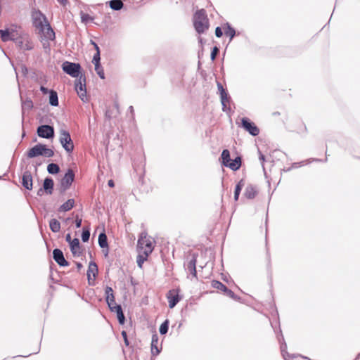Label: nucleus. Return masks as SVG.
<instances>
[{
    "mask_svg": "<svg viewBox=\"0 0 360 360\" xmlns=\"http://www.w3.org/2000/svg\"><path fill=\"white\" fill-rule=\"evenodd\" d=\"M196 262V255L193 254L186 265V270L195 278L197 277Z\"/></svg>",
    "mask_w": 360,
    "mask_h": 360,
    "instance_id": "4468645a",
    "label": "nucleus"
},
{
    "mask_svg": "<svg viewBox=\"0 0 360 360\" xmlns=\"http://www.w3.org/2000/svg\"><path fill=\"white\" fill-rule=\"evenodd\" d=\"M122 337L124 338L125 345H129V341H128V339H127V333L125 331H122Z\"/></svg>",
    "mask_w": 360,
    "mask_h": 360,
    "instance_id": "603ef678",
    "label": "nucleus"
},
{
    "mask_svg": "<svg viewBox=\"0 0 360 360\" xmlns=\"http://www.w3.org/2000/svg\"><path fill=\"white\" fill-rule=\"evenodd\" d=\"M114 312H115L117 314V316L119 323L120 324H124L125 318H124L122 307H116L115 311Z\"/></svg>",
    "mask_w": 360,
    "mask_h": 360,
    "instance_id": "7c9ffc66",
    "label": "nucleus"
},
{
    "mask_svg": "<svg viewBox=\"0 0 360 360\" xmlns=\"http://www.w3.org/2000/svg\"><path fill=\"white\" fill-rule=\"evenodd\" d=\"M75 90L77 93L86 90L85 78L79 77L78 82L75 84Z\"/></svg>",
    "mask_w": 360,
    "mask_h": 360,
    "instance_id": "a878e982",
    "label": "nucleus"
},
{
    "mask_svg": "<svg viewBox=\"0 0 360 360\" xmlns=\"http://www.w3.org/2000/svg\"><path fill=\"white\" fill-rule=\"evenodd\" d=\"M60 143L68 153H72L74 150V144L70 133L64 129L60 131Z\"/></svg>",
    "mask_w": 360,
    "mask_h": 360,
    "instance_id": "20e7f679",
    "label": "nucleus"
},
{
    "mask_svg": "<svg viewBox=\"0 0 360 360\" xmlns=\"http://www.w3.org/2000/svg\"><path fill=\"white\" fill-rule=\"evenodd\" d=\"M32 107H33V104H32V101L27 100V101L22 102V110H24L25 109L30 110Z\"/></svg>",
    "mask_w": 360,
    "mask_h": 360,
    "instance_id": "58836bf2",
    "label": "nucleus"
},
{
    "mask_svg": "<svg viewBox=\"0 0 360 360\" xmlns=\"http://www.w3.org/2000/svg\"><path fill=\"white\" fill-rule=\"evenodd\" d=\"M37 134L39 136L45 138V139H51L54 136V129L53 127L49 125H41L37 128Z\"/></svg>",
    "mask_w": 360,
    "mask_h": 360,
    "instance_id": "1a4fd4ad",
    "label": "nucleus"
},
{
    "mask_svg": "<svg viewBox=\"0 0 360 360\" xmlns=\"http://www.w3.org/2000/svg\"><path fill=\"white\" fill-rule=\"evenodd\" d=\"M158 336L157 334H154L152 336L151 341V352L153 355H157L160 353V350L158 347Z\"/></svg>",
    "mask_w": 360,
    "mask_h": 360,
    "instance_id": "412c9836",
    "label": "nucleus"
},
{
    "mask_svg": "<svg viewBox=\"0 0 360 360\" xmlns=\"http://www.w3.org/2000/svg\"><path fill=\"white\" fill-rule=\"evenodd\" d=\"M42 153L41 155L46 158H51L54 155V153L52 149L48 148L46 145L42 144Z\"/></svg>",
    "mask_w": 360,
    "mask_h": 360,
    "instance_id": "2f4dec72",
    "label": "nucleus"
},
{
    "mask_svg": "<svg viewBox=\"0 0 360 360\" xmlns=\"http://www.w3.org/2000/svg\"><path fill=\"white\" fill-rule=\"evenodd\" d=\"M129 109H130V110H131V111H132V110H133V107H132V106H130V107H129Z\"/></svg>",
    "mask_w": 360,
    "mask_h": 360,
    "instance_id": "0e129e2a",
    "label": "nucleus"
},
{
    "mask_svg": "<svg viewBox=\"0 0 360 360\" xmlns=\"http://www.w3.org/2000/svg\"><path fill=\"white\" fill-rule=\"evenodd\" d=\"M37 30H39L41 37L45 39L53 40L55 39V32L49 22L44 24L41 27H39Z\"/></svg>",
    "mask_w": 360,
    "mask_h": 360,
    "instance_id": "6e6552de",
    "label": "nucleus"
},
{
    "mask_svg": "<svg viewBox=\"0 0 360 360\" xmlns=\"http://www.w3.org/2000/svg\"><path fill=\"white\" fill-rule=\"evenodd\" d=\"M109 4L110 7L115 11H119L123 7V3L121 0H111Z\"/></svg>",
    "mask_w": 360,
    "mask_h": 360,
    "instance_id": "cd10ccee",
    "label": "nucleus"
},
{
    "mask_svg": "<svg viewBox=\"0 0 360 360\" xmlns=\"http://www.w3.org/2000/svg\"><path fill=\"white\" fill-rule=\"evenodd\" d=\"M221 158L222 160L223 165L227 167V165L229 164L230 161L231 160L230 158L229 150L227 149L224 150L221 153Z\"/></svg>",
    "mask_w": 360,
    "mask_h": 360,
    "instance_id": "393cba45",
    "label": "nucleus"
},
{
    "mask_svg": "<svg viewBox=\"0 0 360 360\" xmlns=\"http://www.w3.org/2000/svg\"><path fill=\"white\" fill-rule=\"evenodd\" d=\"M40 90H41V91L44 94H46L48 93V89H47L46 87L43 86H41Z\"/></svg>",
    "mask_w": 360,
    "mask_h": 360,
    "instance_id": "13d9d810",
    "label": "nucleus"
},
{
    "mask_svg": "<svg viewBox=\"0 0 360 360\" xmlns=\"http://www.w3.org/2000/svg\"><path fill=\"white\" fill-rule=\"evenodd\" d=\"M221 97V102L223 105V109L224 110L225 108H226L227 104L229 103V97L228 96V94L226 92H225V94L223 93L220 95Z\"/></svg>",
    "mask_w": 360,
    "mask_h": 360,
    "instance_id": "c9c22d12",
    "label": "nucleus"
},
{
    "mask_svg": "<svg viewBox=\"0 0 360 360\" xmlns=\"http://www.w3.org/2000/svg\"><path fill=\"white\" fill-rule=\"evenodd\" d=\"M107 304H108L110 311L112 312L115 311L116 307H121L120 305H117L116 304L115 300H113L112 302H107Z\"/></svg>",
    "mask_w": 360,
    "mask_h": 360,
    "instance_id": "c03bdc74",
    "label": "nucleus"
},
{
    "mask_svg": "<svg viewBox=\"0 0 360 360\" xmlns=\"http://www.w3.org/2000/svg\"><path fill=\"white\" fill-rule=\"evenodd\" d=\"M217 87H218V90H219L220 94H222V93L224 94H225L226 91L224 89V87H223V86L221 85V83H219V82L217 83Z\"/></svg>",
    "mask_w": 360,
    "mask_h": 360,
    "instance_id": "3c124183",
    "label": "nucleus"
},
{
    "mask_svg": "<svg viewBox=\"0 0 360 360\" xmlns=\"http://www.w3.org/2000/svg\"><path fill=\"white\" fill-rule=\"evenodd\" d=\"M75 174L72 169H68L61 180V186L64 189L70 187L74 181Z\"/></svg>",
    "mask_w": 360,
    "mask_h": 360,
    "instance_id": "f8f14e48",
    "label": "nucleus"
},
{
    "mask_svg": "<svg viewBox=\"0 0 360 360\" xmlns=\"http://www.w3.org/2000/svg\"><path fill=\"white\" fill-rule=\"evenodd\" d=\"M65 239H66V241H68L70 244L71 243V241H72L70 233L66 235Z\"/></svg>",
    "mask_w": 360,
    "mask_h": 360,
    "instance_id": "5fc2aeb1",
    "label": "nucleus"
},
{
    "mask_svg": "<svg viewBox=\"0 0 360 360\" xmlns=\"http://www.w3.org/2000/svg\"><path fill=\"white\" fill-rule=\"evenodd\" d=\"M32 18L34 26L38 29L41 27L44 24L48 23L46 16L39 11H34L32 13Z\"/></svg>",
    "mask_w": 360,
    "mask_h": 360,
    "instance_id": "0eeeda50",
    "label": "nucleus"
},
{
    "mask_svg": "<svg viewBox=\"0 0 360 360\" xmlns=\"http://www.w3.org/2000/svg\"><path fill=\"white\" fill-rule=\"evenodd\" d=\"M75 205V200L73 199H69L64 202L59 208L60 212H67L70 210Z\"/></svg>",
    "mask_w": 360,
    "mask_h": 360,
    "instance_id": "b1692460",
    "label": "nucleus"
},
{
    "mask_svg": "<svg viewBox=\"0 0 360 360\" xmlns=\"http://www.w3.org/2000/svg\"><path fill=\"white\" fill-rule=\"evenodd\" d=\"M169 328V321L165 320L160 327V333L162 335H165L167 333Z\"/></svg>",
    "mask_w": 360,
    "mask_h": 360,
    "instance_id": "f704fd0d",
    "label": "nucleus"
},
{
    "mask_svg": "<svg viewBox=\"0 0 360 360\" xmlns=\"http://www.w3.org/2000/svg\"><path fill=\"white\" fill-rule=\"evenodd\" d=\"M100 50H98V52H96L93 57L92 63L94 65H100Z\"/></svg>",
    "mask_w": 360,
    "mask_h": 360,
    "instance_id": "ea45409f",
    "label": "nucleus"
},
{
    "mask_svg": "<svg viewBox=\"0 0 360 360\" xmlns=\"http://www.w3.org/2000/svg\"><path fill=\"white\" fill-rule=\"evenodd\" d=\"M154 247V239L149 236L147 233H141L137 243L138 255L136 262L139 267L142 268L143 264L148 259V256L153 251Z\"/></svg>",
    "mask_w": 360,
    "mask_h": 360,
    "instance_id": "f257e3e1",
    "label": "nucleus"
},
{
    "mask_svg": "<svg viewBox=\"0 0 360 360\" xmlns=\"http://www.w3.org/2000/svg\"><path fill=\"white\" fill-rule=\"evenodd\" d=\"M285 347H286V345L285 344L281 345V353H282V355H283V358L285 360H290V356L288 354V352L285 351Z\"/></svg>",
    "mask_w": 360,
    "mask_h": 360,
    "instance_id": "a19ab883",
    "label": "nucleus"
},
{
    "mask_svg": "<svg viewBox=\"0 0 360 360\" xmlns=\"http://www.w3.org/2000/svg\"><path fill=\"white\" fill-rule=\"evenodd\" d=\"M60 4L65 6L67 4V0H57Z\"/></svg>",
    "mask_w": 360,
    "mask_h": 360,
    "instance_id": "680f3d73",
    "label": "nucleus"
},
{
    "mask_svg": "<svg viewBox=\"0 0 360 360\" xmlns=\"http://www.w3.org/2000/svg\"><path fill=\"white\" fill-rule=\"evenodd\" d=\"M236 32L233 28L231 27L230 26H228L226 30H225V34L226 36L230 37V39H232L233 37L235 36Z\"/></svg>",
    "mask_w": 360,
    "mask_h": 360,
    "instance_id": "e433bc0d",
    "label": "nucleus"
},
{
    "mask_svg": "<svg viewBox=\"0 0 360 360\" xmlns=\"http://www.w3.org/2000/svg\"><path fill=\"white\" fill-rule=\"evenodd\" d=\"M49 103L53 106H57L58 105V94L53 90L50 91Z\"/></svg>",
    "mask_w": 360,
    "mask_h": 360,
    "instance_id": "c756f323",
    "label": "nucleus"
},
{
    "mask_svg": "<svg viewBox=\"0 0 360 360\" xmlns=\"http://www.w3.org/2000/svg\"><path fill=\"white\" fill-rule=\"evenodd\" d=\"M22 184L27 190H31L32 188V176L30 172L25 171L24 172L22 178Z\"/></svg>",
    "mask_w": 360,
    "mask_h": 360,
    "instance_id": "2eb2a0df",
    "label": "nucleus"
},
{
    "mask_svg": "<svg viewBox=\"0 0 360 360\" xmlns=\"http://www.w3.org/2000/svg\"><path fill=\"white\" fill-rule=\"evenodd\" d=\"M108 184L110 187H113L114 186V181L112 180H109L108 182Z\"/></svg>",
    "mask_w": 360,
    "mask_h": 360,
    "instance_id": "bf43d9fd",
    "label": "nucleus"
},
{
    "mask_svg": "<svg viewBox=\"0 0 360 360\" xmlns=\"http://www.w3.org/2000/svg\"><path fill=\"white\" fill-rule=\"evenodd\" d=\"M105 295H113V290L111 287L107 286L105 290Z\"/></svg>",
    "mask_w": 360,
    "mask_h": 360,
    "instance_id": "de8ad7c7",
    "label": "nucleus"
},
{
    "mask_svg": "<svg viewBox=\"0 0 360 360\" xmlns=\"http://www.w3.org/2000/svg\"><path fill=\"white\" fill-rule=\"evenodd\" d=\"M47 170L49 173L54 174H57L59 172L60 168L58 165L55 163H51L48 165Z\"/></svg>",
    "mask_w": 360,
    "mask_h": 360,
    "instance_id": "72a5a7b5",
    "label": "nucleus"
},
{
    "mask_svg": "<svg viewBox=\"0 0 360 360\" xmlns=\"http://www.w3.org/2000/svg\"><path fill=\"white\" fill-rule=\"evenodd\" d=\"M115 300V296L114 294L112 295H107L106 296V302H112Z\"/></svg>",
    "mask_w": 360,
    "mask_h": 360,
    "instance_id": "864d4df0",
    "label": "nucleus"
},
{
    "mask_svg": "<svg viewBox=\"0 0 360 360\" xmlns=\"http://www.w3.org/2000/svg\"><path fill=\"white\" fill-rule=\"evenodd\" d=\"M98 244L103 249L106 248L105 256L108 255V244L107 241V236L105 233H101L98 236Z\"/></svg>",
    "mask_w": 360,
    "mask_h": 360,
    "instance_id": "f3484780",
    "label": "nucleus"
},
{
    "mask_svg": "<svg viewBox=\"0 0 360 360\" xmlns=\"http://www.w3.org/2000/svg\"><path fill=\"white\" fill-rule=\"evenodd\" d=\"M43 188L46 193L51 194L53 188V181L51 178H46L44 181Z\"/></svg>",
    "mask_w": 360,
    "mask_h": 360,
    "instance_id": "4be33fe9",
    "label": "nucleus"
},
{
    "mask_svg": "<svg viewBox=\"0 0 360 360\" xmlns=\"http://www.w3.org/2000/svg\"><path fill=\"white\" fill-rule=\"evenodd\" d=\"M242 125L243 128L252 136H257L259 133V130L257 126L255 125L254 123L250 122L247 118L242 119Z\"/></svg>",
    "mask_w": 360,
    "mask_h": 360,
    "instance_id": "9b49d317",
    "label": "nucleus"
},
{
    "mask_svg": "<svg viewBox=\"0 0 360 360\" xmlns=\"http://www.w3.org/2000/svg\"><path fill=\"white\" fill-rule=\"evenodd\" d=\"M194 27L198 33H203L208 29V19L204 9L199 10L195 13Z\"/></svg>",
    "mask_w": 360,
    "mask_h": 360,
    "instance_id": "f03ea898",
    "label": "nucleus"
},
{
    "mask_svg": "<svg viewBox=\"0 0 360 360\" xmlns=\"http://www.w3.org/2000/svg\"><path fill=\"white\" fill-rule=\"evenodd\" d=\"M98 274V266L95 262H90L88 270H87V276L89 281L91 279V276L92 275L94 278H95L96 274Z\"/></svg>",
    "mask_w": 360,
    "mask_h": 360,
    "instance_id": "6ab92c4d",
    "label": "nucleus"
},
{
    "mask_svg": "<svg viewBox=\"0 0 360 360\" xmlns=\"http://www.w3.org/2000/svg\"><path fill=\"white\" fill-rule=\"evenodd\" d=\"M42 144L39 143L30 148L27 152V157L30 158H33L37 157L39 155H41L42 153Z\"/></svg>",
    "mask_w": 360,
    "mask_h": 360,
    "instance_id": "dca6fc26",
    "label": "nucleus"
},
{
    "mask_svg": "<svg viewBox=\"0 0 360 360\" xmlns=\"http://www.w3.org/2000/svg\"><path fill=\"white\" fill-rule=\"evenodd\" d=\"M260 159H261V160H264V155H261V156H260Z\"/></svg>",
    "mask_w": 360,
    "mask_h": 360,
    "instance_id": "e2e57ef3",
    "label": "nucleus"
},
{
    "mask_svg": "<svg viewBox=\"0 0 360 360\" xmlns=\"http://www.w3.org/2000/svg\"><path fill=\"white\" fill-rule=\"evenodd\" d=\"M24 33H22L21 31H19L18 30L17 27H11L6 30H0V36L1 40L4 42L8 41L9 40L15 41L20 35H22Z\"/></svg>",
    "mask_w": 360,
    "mask_h": 360,
    "instance_id": "7ed1b4c3",
    "label": "nucleus"
},
{
    "mask_svg": "<svg viewBox=\"0 0 360 360\" xmlns=\"http://www.w3.org/2000/svg\"><path fill=\"white\" fill-rule=\"evenodd\" d=\"M91 44L94 45L96 52H98V50H100L98 46L97 45V44L95 43L94 41L91 40Z\"/></svg>",
    "mask_w": 360,
    "mask_h": 360,
    "instance_id": "6e6d98bb",
    "label": "nucleus"
},
{
    "mask_svg": "<svg viewBox=\"0 0 360 360\" xmlns=\"http://www.w3.org/2000/svg\"><path fill=\"white\" fill-rule=\"evenodd\" d=\"M219 50L217 47H214L211 53V59L213 60L215 59L216 55L217 54Z\"/></svg>",
    "mask_w": 360,
    "mask_h": 360,
    "instance_id": "09e8293b",
    "label": "nucleus"
},
{
    "mask_svg": "<svg viewBox=\"0 0 360 360\" xmlns=\"http://www.w3.org/2000/svg\"><path fill=\"white\" fill-rule=\"evenodd\" d=\"M224 292L226 294V295H228L229 297H231V298H235V294H234V292H233L232 290H229V288H226V290H225Z\"/></svg>",
    "mask_w": 360,
    "mask_h": 360,
    "instance_id": "49530a36",
    "label": "nucleus"
},
{
    "mask_svg": "<svg viewBox=\"0 0 360 360\" xmlns=\"http://www.w3.org/2000/svg\"><path fill=\"white\" fill-rule=\"evenodd\" d=\"M72 253L75 255H79L81 253L79 241L78 238H74L70 244Z\"/></svg>",
    "mask_w": 360,
    "mask_h": 360,
    "instance_id": "a211bd4d",
    "label": "nucleus"
},
{
    "mask_svg": "<svg viewBox=\"0 0 360 360\" xmlns=\"http://www.w3.org/2000/svg\"><path fill=\"white\" fill-rule=\"evenodd\" d=\"M91 44L94 45L96 52H98V50H100L98 46L97 45V44L95 43L94 41L91 40Z\"/></svg>",
    "mask_w": 360,
    "mask_h": 360,
    "instance_id": "4d7b16f0",
    "label": "nucleus"
},
{
    "mask_svg": "<svg viewBox=\"0 0 360 360\" xmlns=\"http://www.w3.org/2000/svg\"><path fill=\"white\" fill-rule=\"evenodd\" d=\"M215 34L217 37H221L222 36L223 32L219 27L216 28Z\"/></svg>",
    "mask_w": 360,
    "mask_h": 360,
    "instance_id": "8fccbe9b",
    "label": "nucleus"
},
{
    "mask_svg": "<svg viewBox=\"0 0 360 360\" xmlns=\"http://www.w3.org/2000/svg\"><path fill=\"white\" fill-rule=\"evenodd\" d=\"M44 191V188H39V191H38V192H37V194H38L39 195H41L43 194Z\"/></svg>",
    "mask_w": 360,
    "mask_h": 360,
    "instance_id": "052dcab7",
    "label": "nucleus"
},
{
    "mask_svg": "<svg viewBox=\"0 0 360 360\" xmlns=\"http://www.w3.org/2000/svg\"><path fill=\"white\" fill-rule=\"evenodd\" d=\"M241 166V159L240 157L236 158L233 160H231L229 164L227 165V167L231 169L233 171L238 170Z\"/></svg>",
    "mask_w": 360,
    "mask_h": 360,
    "instance_id": "5701e85b",
    "label": "nucleus"
},
{
    "mask_svg": "<svg viewBox=\"0 0 360 360\" xmlns=\"http://www.w3.org/2000/svg\"><path fill=\"white\" fill-rule=\"evenodd\" d=\"M82 219L79 217L78 215H76L75 217V225L77 228H80L82 226Z\"/></svg>",
    "mask_w": 360,
    "mask_h": 360,
    "instance_id": "a18cd8bd",
    "label": "nucleus"
},
{
    "mask_svg": "<svg viewBox=\"0 0 360 360\" xmlns=\"http://www.w3.org/2000/svg\"><path fill=\"white\" fill-rule=\"evenodd\" d=\"M245 185L244 181L240 180L236 185L234 191V200L237 201L239 198L240 193Z\"/></svg>",
    "mask_w": 360,
    "mask_h": 360,
    "instance_id": "c85d7f7f",
    "label": "nucleus"
},
{
    "mask_svg": "<svg viewBox=\"0 0 360 360\" xmlns=\"http://www.w3.org/2000/svg\"><path fill=\"white\" fill-rule=\"evenodd\" d=\"M53 257L54 260L61 266H66L68 262L65 260L63 252L59 249H55L53 251Z\"/></svg>",
    "mask_w": 360,
    "mask_h": 360,
    "instance_id": "ddd939ff",
    "label": "nucleus"
},
{
    "mask_svg": "<svg viewBox=\"0 0 360 360\" xmlns=\"http://www.w3.org/2000/svg\"><path fill=\"white\" fill-rule=\"evenodd\" d=\"M167 298L169 302V307L172 309L179 302V290H171L167 294Z\"/></svg>",
    "mask_w": 360,
    "mask_h": 360,
    "instance_id": "9d476101",
    "label": "nucleus"
},
{
    "mask_svg": "<svg viewBox=\"0 0 360 360\" xmlns=\"http://www.w3.org/2000/svg\"><path fill=\"white\" fill-rule=\"evenodd\" d=\"M95 70L96 71L97 74L101 79L105 78L104 71L103 68L101 67V65H96Z\"/></svg>",
    "mask_w": 360,
    "mask_h": 360,
    "instance_id": "4c0bfd02",
    "label": "nucleus"
},
{
    "mask_svg": "<svg viewBox=\"0 0 360 360\" xmlns=\"http://www.w3.org/2000/svg\"><path fill=\"white\" fill-rule=\"evenodd\" d=\"M62 68L65 73L73 77H77L79 75L81 67L78 63L66 61L63 63Z\"/></svg>",
    "mask_w": 360,
    "mask_h": 360,
    "instance_id": "423d86ee",
    "label": "nucleus"
},
{
    "mask_svg": "<svg viewBox=\"0 0 360 360\" xmlns=\"http://www.w3.org/2000/svg\"><path fill=\"white\" fill-rule=\"evenodd\" d=\"M16 45L22 50H32L34 47L33 43L27 34L20 35L15 41Z\"/></svg>",
    "mask_w": 360,
    "mask_h": 360,
    "instance_id": "39448f33",
    "label": "nucleus"
},
{
    "mask_svg": "<svg viewBox=\"0 0 360 360\" xmlns=\"http://www.w3.org/2000/svg\"><path fill=\"white\" fill-rule=\"evenodd\" d=\"M79 97L81 98V100L83 101V102H87L88 101V98H87V96H86V90H84L83 91H79L77 93Z\"/></svg>",
    "mask_w": 360,
    "mask_h": 360,
    "instance_id": "37998d69",
    "label": "nucleus"
},
{
    "mask_svg": "<svg viewBox=\"0 0 360 360\" xmlns=\"http://www.w3.org/2000/svg\"><path fill=\"white\" fill-rule=\"evenodd\" d=\"M212 286L214 288L219 290H221L223 292L225 290H226V285H224L221 282L218 281H215V280L212 281Z\"/></svg>",
    "mask_w": 360,
    "mask_h": 360,
    "instance_id": "473e14b6",
    "label": "nucleus"
},
{
    "mask_svg": "<svg viewBox=\"0 0 360 360\" xmlns=\"http://www.w3.org/2000/svg\"><path fill=\"white\" fill-rule=\"evenodd\" d=\"M49 226H50V229L51 230L54 232V233H57L60 231V222L56 219H52L50 222H49Z\"/></svg>",
    "mask_w": 360,
    "mask_h": 360,
    "instance_id": "bb28decb",
    "label": "nucleus"
},
{
    "mask_svg": "<svg viewBox=\"0 0 360 360\" xmlns=\"http://www.w3.org/2000/svg\"><path fill=\"white\" fill-rule=\"evenodd\" d=\"M90 237V232L89 230H83V232L82 233V240L84 242H87Z\"/></svg>",
    "mask_w": 360,
    "mask_h": 360,
    "instance_id": "79ce46f5",
    "label": "nucleus"
},
{
    "mask_svg": "<svg viewBox=\"0 0 360 360\" xmlns=\"http://www.w3.org/2000/svg\"><path fill=\"white\" fill-rule=\"evenodd\" d=\"M257 193L255 187L252 185H249L245 190L244 195L248 199H253L256 196Z\"/></svg>",
    "mask_w": 360,
    "mask_h": 360,
    "instance_id": "aec40b11",
    "label": "nucleus"
}]
</instances>
